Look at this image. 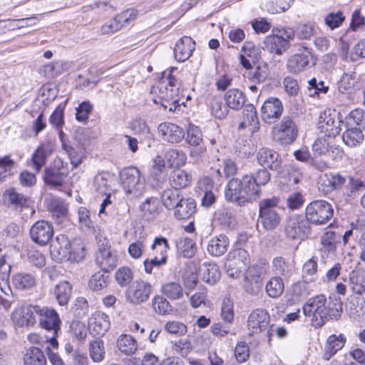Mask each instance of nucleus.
Returning a JSON list of instances; mask_svg holds the SVG:
<instances>
[{"mask_svg":"<svg viewBox=\"0 0 365 365\" xmlns=\"http://www.w3.org/2000/svg\"><path fill=\"white\" fill-rule=\"evenodd\" d=\"M303 313L311 319L315 327H321L328 319H339L342 312L340 299L329 297V301L323 294L310 298L302 307Z\"/></svg>","mask_w":365,"mask_h":365,"instance_id":"nucleus-1","label":"nucleus"},{"mask_svg":"<svg viewBox=\"0 0 365 365\" xmlns=\"http://www.w3.org/2000/svg\"><path fill=\"white\" fill-rule=\"evenodd\" d=\"M176 68H170L169 73L165 76L166 71L163 73V77L156 86H153L151 93L156 96L153 98L155 104H160L164 109L170 111H175L180 106V83L178 80L172 75Z\"/></svg>","mask_w":365,"mask_h":365,"instance_id":"nucleus-2","label":"nucleus"},{"mask_svg":"<svg viewBox=\"0 0 365 365\" xmlns=\"http://www.w3.org/2000/svg\"><path fill=\"white\" fill-rule=\"evenodd\" d=\"M261 192L254 180V177L245 175L242 180L232 178L227 183L225 192V198L239 205L256 200Z\"/></svg>","mask_w":365,"mask_h":365,"instance_id":"nucleus-3","label":"nucleus"},{"mask_svg":"<svg viewBox=\"0 0 365 365\" xmlns=\"http://www.w3.org/2000/svg\"><path fill=\"white\" fill-rule=\"evenodd\" d=\"M52 257L58 262L80 261L85 256L84 248L79 245H72L64 235H58L50 245Z\"/></svg>","mask_w":365,"mask_h":365,"instance_id":"nucleus-4","label":"nucleus"},{"mask_svg":"<svg viewBox=\"0 0 365 365\" xmlns=\"http://www.w3.org/2000/svg\"><path fill=\"white\" fill-rule=\"evenodd\" d=\"M36 314L41 328L53 331V336L47 341L50 346L57 349L58 344L56 337L61 329V320L58 312L53 308L38 306Z\"/></svg>","mask_w":365,"mask_h":365,"instance_id":"nucleus-5","label":"nucleus"},{"mask_svg":"<svg viewBox=\"0 0 365 365\" xmlns=\"http://www.w3.org/2000/svg\"><path fill=\"white\" fill-rule=\"evenodd\" d=\"M277 197L264 199L259 202V222L267 230H273L281 222V210Z\"/></svg>","mask_w":365,"mask_h":365,"instance_id":"nucleus-6","label":"nucleus"},{"mask_svg":"<svg viewBox=\"0 0 365 365\" xmlns=\"http://www.w3.org/2000/svg\"><path fill=\"white\" fill-rule=\"evenodd\" d=\"M334 210L331 204L324 200H315L306 208V220L315 225L327 224L333 217Z\"/></svg>","mask_w":365,"mask_h":365,"instance_id":"nucleus-7","label":"nucleus"},{"mask_svg":"<svg viewBox=\"0 0 365 365\" xmlns=\"http://www.w3.org/2000/svg\"><path fill=\"white\" fill-rule=\"evenodd\" d=\"M250 263V255L247 250L237 248L230 251L225 263L227 274L232 279L240 277L242 272Z\"/></svg>","mask_w":365,"mask_h":365,"instance_id":"nucleus-8","label":"nucleus"},{"mask_svg":"<svg viewBox=\"0 0 365 365\" xmlns=\"http://www.w3.org/2000/svg\"><path fill=\"white\" fill-rule=\"evenodd\" d=\"M274 139L282 145L292 144L298 136V127L290 116H284L274 128Z\"/></svg>","mask_w":365,"mask_h":365,"instance_id":"nucleus-9","label":"nucleus"},{"mask_svg":"<svg viewBox=\"0 0 365 365\" xmlns=\"http://www.w3.org/2000/svg\"><path fill=\"white\" fill-rule=\"evenodd\" d=\"M66 165L61 158H55L53 164L44 170V182L51 187L62 186L68 175Z\"/></svg>","mask_w":365,"mask_h":365,"instance_id":"nucleus-10","label":"nucleus"},{"mask_svg":"<svg viewBox=\"0 0 365 365\" xmlns=\"http://www.w3.org/2000/svg\"><path fill=\"white\" fill-rule=\"evenodd\" d=\"M153 292L149 282L136 280L131 283L126 289V301L134 305H140L147 302Z\"/></svg>","mask_w":365,"mask_h":365,"instance_id":"nucleus-11","label":"nucleus"},{"mask_svg":"<svg viewBox=\"0 0 365 365\" xmlns=\"http://www.w3.org/2000/svg\"><path fill=\"white\" fill-rule=\"evenodd\" d=\"M123 187L127 194L138 195L142 192V184L140 182V173L138 169L130 167L124 169L120 173Z\"/></svg>","mask_w":365,"mask_h":365,"instance_id":"nucleus-12","label":"nucleus"},{"mask_svg":"<svg viewBox=\"0 0 365 365\" xmlns=\"http://www.w3.org/2000/svg\"><path fill=\"white\" fill-rule=\"evenodd\" d=\"M288 237L293 240H304L309 232L307 220L302 215H294L288 219L286 225Z\"/></svg>","mask_w":365,"mask_h":365,"instance_id":"nucleus-13","label":"nucleus"},{"mask_svg":"<svg viewBox=\"0 0 365 365\" xmlns=\"http://www.w3.org/2000/svg\"><path fill=\"white\" fill-rule=\"evenodd\" d=\"M30 235L34 242L41 246H45L53 236V226L46 220L37 221L31 226Z\"/></svg>","mask_w":365,"mask_h":365,"instance_id":"nucleus-14","label":"nucleus"},{"mask_svg":"<svg viewBox=\"0 0 365 365\" xmlns=\"http://www.w3.org/2000/svg\"><path fill=\"white\" fill-rule=\"evenodd\" d=\"M38 306L19 305L11 313L13 322L20 327H30L36 323V308Z\"/></svg>","mask_w":365,"mask_h":365,"instance_id":"nucleus-15","label":"nucleus"},{"mask_svg":"<svg viewBox=\"0 0 365 365\" xmlns=\"http://www.w3.org/2000/svg\"><path fill=\"white\" fill-rule=\"evenodd\" d=\"M269 324V315L263 309H257L250 314L247 319L248 329L252 334L266 330Z\"/></svg>","mask_w":365,"mask_h":365,"instance_id":"nucleus-16","label":"nucleus"},{"mask_svg":"<svg viewBox=\"0 0 365 365\" xmlns=\"http://www.w3.org/2000/svg\"><path fill=\"white\" fill-rule=\"evenodd\" d=\"M283 112V106L277 98L266 100L261 108V115L266 123H272L279 118Z\"/></svg>","mask_w":365,"mask_h":365,"instance_id":"nucleus-17","label":"nucleus"},{"mask_svg":"<svg viewBox=\"0 0 365 365\" xmlns=\"http://www.w3.org/2000/svg\"><path fill=\"white\" fill-rule=\"evenodd\" d=\"M158 130L163 140L170 143H178L185 137L184 130L172 123H160Z\"/></svg>","mask_w":365,"mask_h":365,"instance_id":"nucleus-18","label":"nucleus"},{"mask_svg":"<svg viewBox=\"0 0 365 365\" xmlns=\"http://www.w3.org/2000/svg\"><path fill=\"white\" fill-rule=\"evenodd\" d=\"M3 201L5 205L14 209L28 207L31 202L28 197L18 192L14 188H9L4 191Z\"/></svg>","mask_w":365,"mask_h":365,"instance_id":"nucleus-19","label":"nucleus"},{"mask_svg":"<svg viewBox=\"0 0 365 365\" xmlns=\"http://www.w3.org/2000/svg\"><path fill=\"white\" fill-rule=\"evenodd\" d=\"M257 162L264 168L278 170L281 167L282 160L279 155L269 148H261L257 155Z\"/></svg>","mask_w":365,"mask_h":365,"instance_id":"nucleus-20","label":"nucleus"},{"mask_svg":"<svg viewBox=\"0 0 365 365\" xmlns=\"http://www.w3.org/2000/svg\"><path fill=\"white\" fill-rule=\"evenodd\" d=\"M195 48V42L188 36L179 39L174 49L175 58L179 62H184L192 55Z\"/></svg>","mask_w":365,"mask_h":365,"instance_id":"nucleus-21","label":"nucleus"},{"mask_svg":"<svg viewBox=\"0 0 365 365\" xmlns=\"http://www.w3.org/2000/svg\"><path fill=\"white\" fill-rule=\"evenodd\" d=\"M346 182V178L339 173H329L322 178L319 189L326 194L340 189Z\"/></svg>","mask_w":365,"mask_h":365,"instance_id":"nucleus-22","label":"nucleus"},{"mask_svg":"<svg viewBox=\"0 0 365 365\" xmlns=\"http://www.w3.org/2000/svg\"><path fill=\"white\" fill-rule=\"evenodd\" d=\"M88 326L91 333L95 336H101L110 328L108 317L104 313H97L90 318Z\"/></svg>","mask_w":365,"mask_h":365,"instance_id":"nucleus-23","label":"nucleus"},{"mask_svg":"<svg viewBox=\"0 0 365 365\" xmlns=\"http://www.w3.org/2000/svg\"><path fill=\"white\" fill-rule=\"evenodd\" d=\"M229 244L228 237L225 235H220L210 240L207 250L210 255L220 257L227 251Z\"/></svg>","mask_w":365,"mask_h":365,"instance_id":"nucleus-24","label":"nucleus"},{"mask_svg":"<svg viewBox=\"0 0 365 365\" xmlns=\"http://www.w3.org/2000/svg\"><path fill=\"white\" fill-rule=\"evenodd\" d=\"M309 64V56L304 53H295L291 56L287 63L289 73L297 74L307 70Z\"/></svg>","mask_w":365,"mask_h":365,"instance_id":"nucleus-25","label":"nucleus"},{"mask_svg":"<svg viewBox=\"0 0 365 365\" xmlns=\"http://www.w3.org/2000/svg\"><path fill=\"white\" fill-rule=\"evenodd\" d=\"M96 262L102 269L108 272L115 267L117 259L109 247H99L96 255Z\"/></svg>","mask_w":365,"mask_h":365,"instance_id":"nucleus-26","label":"nucleus"},{"mask_svg":"<svg viewBox=\"0 0 365 365\" xmlns=\"http://www.w3.org/2000/svg\"><path fill=\"white\" fill-rule=\"evenodd\" d=\"M224 100L228 108L238 110H240L246 102L245 94L238 88H231L226 91Z\"/></svg>","mask_w":365,"mask_h":365,"instance_id":"nucleus-27","label":"nucleus"},{"mask_svg":"<svg viewBox=\"0 0 365 365\" xmlns=\"http://www.w3.org/2000/svg\"><path fill=\"white\" fill-rule=\"evenodd\" d=\"M174 216L178 220L190 218L196 210V203L192 198H184L173 208Z\"/></svg>","mask_w":365,"mask_h":365,"instance_id":"nucleus-28","label":"nucleus"},{"mask_svg":"<svg viewBox=\"0 0 365 365\" xmlns=\"http://www.w3.org/2000/svg\"><path fill=\"white\" fill-rule=\"evenodd\" d=\"M349 287L356 294H365V269L357 268L354 269L349 277Z\"/></svg>","mask_w":365,"mask_h":365,"instance_id":"nucleus-29","label":"nucleus"},{"mask_svg":"<svg viewBox=\"0 0 365 365\" xmlns=\"http://www.w3.org/2000/svg\"><path fill=\"white\" fill-rule=\"evenodd\" d=\"M264 44L267 51L277 55H282L289 48L286 41H283L276 34L266 36Z\"/></svg>","mask_w":365,"mask_h":365,"instance_id":"nucleus-30","label":"nucleus"},{"mask_svg":"<svg viewBox=\"0 0 365 365\" xmlns=\"http://www.w3.org/2000/svg\"><path fill=\"white\" fill-rule=\"evenodd\" d=\"M345 339L341 335H331L328 337L324 348V359L329 360L338 351L344 346Z\"/></svg>","mask_w":365,"mask_h":365,"instance_id":"nucleus-31","label":"nucleus"},{"mask_svg":"<svg viewBox=\"0 0 365 365\" xmlns=\"http://www.w3.org/2000/svg\"><path fill=\"white\" fill-rule=\"evenodd\" d=\"M212 187V180L208 177L201 179L199 182V187L204 191L202 205L205 207H209L216 202V196L211 190Z\"/></svg>","mask_w":365,"mask_h":365,"instance_id":"nucleus-32","label":"nucleus"},{"mask_svg":"<svg viewBox=\"0 0 365 365\" xmlns=\"http://www.w3.org/2000/svg\"><path fill=\"white\" fill-rule=\"evenodd\" d=\"M191 181V175L184 170H175L170 175V182L171 186L178 190H180L181 188L187 187L190 184Z\"/></svg>","mask_w":365,"mask_h":365,"instance_id":"nucleus-33","label":"nucleus"},{"mask_svg":"<svg viewBox=\"0 0 365 365\" xmlns=\"http://www.w3.org/2000/svg\"><path fill=\"white\" fill-rule=\"evenodd\" d=\"M118 349L125 355H131L138 349V343L134 337L128 334H121L116 341Z\"/></svg>","mask_w":365,"mask_h":365,"instance_id":"nucleus-34","label":"nucleus"},{"mask_svg":"<svg viewBox=\"0 0 365 365\" xmlns=\"http://www.w3.org/2000/svg\"><path fill=\"white\" fill-rule=\"evenodd\" d=\"M13 284L14 287L20 290L31 289L36 285L35 277L29 273L20 272L13 277Z\"/></svg>","mask_w":365,"mask_h":365,"instance_id":"nucleus-35","label":"nucleus"},{"mask_svg":"<svg viewBox=\"0 0 365 365\" xmlns=\"http://www.w3.org/2000/svg\"><path fill=\"white\" fill-rule=\"evenodd\" d=\"M49 155L48 147L43 144L38 146L34 151L31 162V165L37 173H39L44 166Z\"/></svg>","mask_w":365,"mask_h":365,"instance_id":"nucleus-36","label":"nucleus"},{"mask_svg":"<svg viewBox=\"0 0 365 365\" xmlns=\"http://www.w3.org/2000/svg\"><path fill=\"white\" fill-rule=\"evenodd\" d=\"M269 269L268 263L259 261L248 267L245 275L263 282L264 277L268 274Z\"/></svg>","mask_w":365,"mask_h":365,"instance_id":"nucleus-37","label":"nucleus"},{"mask_svg":"<svg viewBox=\"0 0 365 365\" xmlns=\"http://www.w3.org/2000/svg\"><path fill=\"white\" fill-rule=\"evenodd\" d=\"M24 365H46V359L43 351L36 347L28 349L24 357Z\"/></svg>","mask_w":365,"mask_h":365,"instance_id":"nucleus-38","label":"nucleus"},{"mask_svg":"<svg viewBox=\"0 0 365 365\" xmlns=\"http://www.w3.org/2000/svg\"><path fill=\"white\" fill-rule=\"evenodd\" d=\"M72 287L66 281L61 282L56 285L54 293L59 305H66L71 297Z\"/></svg>","mask_w":365,"mask_h":365,"instance_id":"nucleus-39","label":"nucleus"},{"mask_svg":"<svg viewBox=\"0 0 365 365\" xmlns=\"http://www.w3.org/2000/svg\"><path fill=\"white\" fill-rule=\"evenodd\" d=\"M178 252L185 258L192 257L196 250L195 244L188 237H180L175 242Z\"/></svg>","mask_w":365,"mask_h":365,"instance_id":"nucleus-40","label":"nucleus"},{"mask_svg":"<svg viewBox=\"0 0 365 365\" xmlns=\"http://www.w3.org/2000/svg\"><path fill=\"white\" fill-rule=\"evenodd\" d=\"M284 289V282L279 276L271 277L265 286L267 294L272 298L280 297L283 294Z\"/></svg>","mask_w":365,"mask_h":365,"instance_id":"nucleus-41","label":"nucleus"},{"mask_svg":"<svg viewBox=\"0 0 365 365\" xmlns=\"http://www.w3.org/2000/svg\"><path fill=\"white\" fill-rule=\"evenodd\" d=\"M342 135L343 141L349 147H354L359 144L364 138L361 128L359 127L348 128Z\"/></svg>","mask_w":365,"mask_h":365,"instance_id":"nucleus-42","label":"nucleus"},{"mask_svg":"<svg viewBox=\"0 0 365 365\" xmlns=\"http://www.w3.org/2000/svg\"><path fill=\"white\" fill-rule=\"evenodd\" d=\"M182 199L181 192L175 188L164 190L161 195L162 202L168 209H173Z\"/></svg>","mask_w":365,"mask_h":365,"instance_id":"nucleus-43","label":"nucleus"},{"mask_svg":"<svg viewBox=\"0 0 365 365\" xmlns=\"http://www.w3.org/2000/svg\"><path fill=\"white\" fill-rule=\"evenodd\" d=\"M162 292L167 298L176 300L183 297L182 287L179 283L169 282L162 286Z\"/></svg>","mask_w":365,"mask_h":365,"instance_id":"nucleus-44","label":"nucleus"},{"mask_svg":"<svg viewBox=\"0 0 365 365\" xmlns=\"http://www.w3.org/2000/svg\"><path fill=\"white\" fill-rule=\"evenodd\" d=\"M108 282V274L97 272L91 277L88 281V287L93 291H100L107 287Z\"/></svg>","mask_w":365,"mask_h":365,"instance_id":"nucleus-45","label":"nucleus"},{"mask_svg":"<svg viewBox=\"0 0 365 365\" xmlns=\"http://www.w3.org/2000/svg\"><path fill=\"white\" fill-rule=\"evenodd\" d=\"M165 158L170 167L182 166L185 165L187 160V156L183 151L175 149L168 150Z\"/></svg>","mask_w":365,"mask_h":365,"instance_id":"nucleus-46","label":"nucleus"},{"mask_svg":"<svg viewBox=\"0 0 365 365\" xmlns=\"http://www.w3.org/2000/svg\"><path fill=\"white\" fill-rule=\"evenodd\" d=\"M228 107L224 105L220 96H213L210 101V110L216 118L222 119L228 113Z\"/></svg>","mask_w":365,"mask_h":365,"instance_id":"nucleus-47","label":"nucleus"},{"mask_svg":"<svg viewBox=\"0 0 365 365\" xmlns=\"http://www.w3.org/2000/svg\"><path fill=\"white\" fill-rule=\"evenodd\" d=\"M110 177L108 173H99L96 175L93 185L96 190L102 194L107 195L110 190Z\"/></svg>","mask_w":365,"mask_h":365,"instance_id":"nucleus-48","label":"nucleus"},{"mask_svg":"<svg viewBox=\"0 0 365 365\" xmlns=\"http://www.w3.org/2000/svg\"><path fill=\"white\" fill-rule=\"evenodd\" d=\"M151 250L154 252V255L168 259V252L170 250V245L166 238L163 237H155Z\"/></svg>","mask_w":365,"mask_h":365,"instance_id":"nucleus-49","label":"nucleus"},{"mask_svg":"<svg viewBox=\"0 0 365 365\" xmlns=\"http://www.w3.org/2000/svg\"><path fill=\"white\" fill-rule=\"evenodd\" d=\"M205 270L203 273V280L210 284H215L221 277L220 267L214 263L205 264Z\"/></svg>","mask_w":365,"mask_h":365,"instance_id":"nucleus-50","label":"nucleus"},{"mask_svg":"<svg viewBox=\"0 0 365 365\" xmlns=\"http://www.w3.org/2000/svg\"><path fill=\"white\" fill-rule=\"evenodd\" d=\"M356 83L357 78L356 73H345L338 82V88L341 93L351 92Z\"/></svg>","mask_w":365,"mask_h":365,"instance_id":"nucleus-51","label":"nucleus"},{"mask_svg":"<svg viewBox=\"0 0 365 365\" xmlns=\"http://www.w3.org/2000/svg\"><path fill=\"white\" fill-rule=\"evenodd\" d=\"M341 235L334 231H327L322 237L321 242L323 247L329 252L334 251L336 244L340 241Z\"/></svg>","mask_w":365,"mask_h":365,"instance_id":"nucleus-52","label":"nucleus"},{"mask_svg":"<svg viewBox=\"0 0 365 365\" xmlns=\"http://www.w3.org/2000/svg\"><path fill=\"white\" fill-rule=\"evenodd\" d=\"M90 356L95 362H101L105 357L104 343L101 340H95L90 344Z\"/></svg>","mask_w":365,"mask_h":365,"instance_id":"nucleus-53","label":"nucleus"},{"mask_svg":"<svg viewBox=\"0 0 365 365\" xmlns=\"http://www.w3.org/2000/svg\"><path fill=\"white\" fill-rule=\"evenodd\" d=\"M115 278L118 284L123 287L130 284L133 279V272L128 267H122L115 272Z\"/></svg>","mask_w":365,"mask_h":365,"instance_id":"nucleus-54","label":"nucleus"},{"mask_svg":"<svg viewBox=\"0 0 365 365\" xmlns=\"http://www.w3.org/2000/svg\"><path fill=\"white\" fill-rule=\"evenodd\" d=\"M365 123V115L363 110L356 109L352 110L346 118L345 126L348 128L359 127Z\"/></svg>","mask_w":365,"mask_h":365,"instance_id":"nucleus-55","label":"nucleus"},{"mask_svg":"<svg viewBox=\"0 0 365 365\" xmlns=\"http://www.w3.org/2000/svg\"><path fill=\"white\" fill-rule=\"evenodd\" d=\"M262 286L263 282L245 275L243 287L247 294H258L261 292Z\"/></svg>","mask_w":365,"mask_h":365,"instance_id":"nucleus-56","label":"nucleus"},{"mask_svg":"<svg viewBox=\"0 0 365 365\" xmlns=\"http://www.w3.org/2000/svg\"><path fill=\"white\" fill-rule=\"evenodd\" d=\"M202 140L200 129L195 125H190L187 132L186 141L192 146H198Z\"/></svg>","mask_w":365,"mask_h":365,"instance_id":"nucleus-57","label":"nucleus"},{"mask_svg":"<svg viewBox=\"0 0 365 365\" xmlns=\"http://www.w3.org/2000/svg\"><path fill=\"white\" fill-rule=\"evenodd\" d=\"M272 270L279 276H286L289 272V265L282 257H277L272 260Z\"/></svg>","mask_w":365,"mask_h":365,"instance_id":"nucleus-58","label":"nucleus"},{"mask_svg":"<svg viewBox=\"0 0 365 365\" xmlns=\"http://www.w3.org/2000/svg\"><path fill=\"white\" fill-rule=\"evenodd\" d=\"M235 150L242 157H247L254 153V145L250 143V140L244 138H239L236 141Z\"/></svg>","mask_w":365,"mask_h":365,"instance_id":"nucleus-59","label":"nucleus"},{"mask_svg":"<svg viewBox=\"0 0 365 365\" xmlns=\"http://www.w3.org/2000/svg\"><path fill=\"white\" fill-rule=\"evenodd\" d=\"M345 17L343 13L338 11L337 13H329L324 18L325 24L331 29L339 27L344 21Z\"/></svg>","mask_w":365,"mask_h":365,"instance_id":"nucleus-60","label":"nucleus"},{"mask_svg":"<svg viewBox=\"0 0 365 365\" xmlns=\"http://www.w3.org/2000/svg\"><path fill=\"white\" fill-rule=\"evenodd\" d=\"M48 209L57 217H63L67 213V207L60 199H52L49 203Z\"/></svg>","mask_w":365,"mask_h":365,"instance_id":"nucleus-61","label":"nucleus"},{"mask_svg":"<svg viewBox=\"0 0 365 365\" xmlns=\"http://www.w3.org/2000/svg\"><path fill=\"white\" fill-rule=\"evenodd\" d=\"M221 317L228 323L232 322L234 318L233 304L228 298L223 299L221 307Z\"/></svg>","mask_w":365,"mask_h":365,"instance_id":"nucleus-62","label":"nucleus"},{"mask_svg":"<svg viewBox=\"0 0 365 365\" xmlns=\"http://www.w3.org/2000/svg\"><path fill=\"white\" fill-rule=\"evenodd\" d=\"M78 221L81 229L90 230L93 228V223L90 217L89 211L83 207H81L78 211Z\"/></svg>","mask_w":365,"mask_h":365,"instance_id":"nucleus-63","label":"nucleus"},{"mask_svg":"<svg viewBox=\"0 0 365 365\" xmlns=\"http://www.w3.org/2000/svg\"><path fill=\"white\" fill-rule=\"evenodd\" d=\"M153 307L160 314H165L170 310V305L165 298L156 296L153 299Z\"/></svg>","mask_w":365,"mask_h":365,"instance_id":"nucleus-64","label":"nucleus"}]
</instances>
